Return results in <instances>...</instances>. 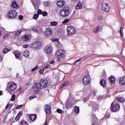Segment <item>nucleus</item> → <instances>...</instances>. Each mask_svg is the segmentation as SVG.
Segmentation results:
<instances>
[{"instance_id": "1a4fd4ad", "label": "nucleus", "mask_w": 125, "mask_h": 125, "mask_svg": "<svg viewBox=\"0 0 125 125\" xmlns=\"http://www.w3.org/2000/svg\"><path fill=\"white\" fill-rule=\"evenodd\" d=\"M67 31L68 35H71L76 34V29L72 26L67 27Z\"/></svg>"}, {"instance_id": "a211bd4d", "label": "nucleus", "mask_w": 125, "mask_h": 125, "mask_svg": "<svg viewBox=\"0 0 125 125\" xmlns=\"http://www.w3.org/2000/svg\"><path fill=\"white\" fill-rule=\"evenodd\" d=\"M119 83L121 85H125V77H122L120 79Z\"/></svg>"}, {"instance_id": "0e129e2a", "label": "nucleus", "mask_w": 125, "mask_h": 125, "mask_svg": "<svg viewBox=\"0 0 125 125\" xmlns=\"http://www.w3.org/2000/svg\"><path fill=\"white\" fill-rule=\"evenodd\" d=\"M0 61H2V58H1V56H0Z\"/></svg>"}, {"instance_id": "4be33fe9", "label": "nucleus", "mask_w": 125, "mask_h": 125, "mask_svg": "<svg viewBox=\"0 0 125 125\" xmlns=\"http://www.w3.org/2000/svg\"><path fill=\"white\" fill-rule=\"evenodd\" d=\"M14 54L16 57V58L18 59L20 56H21V54L19 51H15L14 52Z\"/></svg>"}, {"instance_id": "39448f33", "label": "nucleus", "mask_w": 125, "mask_h": 125, "mask_svg": "<svg viewBox=\"0 0 125 125\" xmlns=\"http://www.w3.org/2000/svg\"><path fill=\"white\" fill-rule=\"evenodd\" d=\"M41 46H42V43L40 42H34L32 44L30 45L31 48H33V49H40L41 48Z\"/></svg>"}, {"instance_id": "cd10ccee", "label": "nucleus", "mask_w": 125, "mask_h": 125, "mask_svg": "<svg viewBox=\"0 0 125 125\" xmlns=\"http://www.w3.org/2000/svg\"><path fill=\"white\" fill-rule=\"evenodd\" d=\"M21 111H20L16 116V117L15 118V121H18V119L20 118V117H21Z\"/></svg>"}, {"instance_id": "f8f14e48", "label": "nucleus", "mask_w": 125, "mask_h": 125, "mask_svg": "<svg viewBox=\"0 0 125 125\" xmlns=\"http://www.w3.org/2000/svg\"><path fill=\"white\" fill-rule=\"evenodd\" d=\"M39 83L41 84L42 87H46L48 83H47V80L44 78L41 80L40 83Z\"/></svg>"}, {"instance_id": "0eeeda50", "label": "nucleus", "mask_w": 125, "mask_h": 125, "mask_svg": "<svg viewBox=\"0 0 125 125\" xmlns=\"http://www.w3.org/2000/svg\"><path fill=\"white\" fill-rule=\"evenodd\" d=\"M17 16V12L14 10H10L8 13V17L10 19H14Z\"/></svg>"}, {"instance_id": "9b49d317", "label": "nucleus", "mask_w": 125, "mask_h": 125, "mask_svg": "<svg viewBox=\"0 0 125 125\" xmlns=\"http://www.w3.org/2000/svg\"><path fill=\"white\" fill-rule=\"evenodd\" d=\"M53 48L51 45H46L44 47V52L45 53H51L52 52Z\"/></svg>"}, {"instance_id": "412c9836", "label": "nucleus", "mask_w": 125, "mask_h": 125, "mask_svg": "<svg viewBox=\"0 0 125 125\" xmlns=\"http://www.w3.org/2000/svg\"><path fill=\"white\" fill-rule=\"evenodd\" d=\"M101 30H102V27L98 26L96 28H95L94 32L95 33H98V32H99V31H101Z\"/></svg>"}, {"instance_id": "052dcab7", "label": "nucleus", "mask_w": 125, "mask_h": 125, "mask_svg": "<svg viewBox=\"0 0 125 125\" xmlns=\"http://www.w3.org/2000/svg\"><path fill=\"white\" fill-rule=\"evenodd\" d=\"M31 83V82H28L26 83V85H29Z\"/></svg>"}, {"instance_id": "8fccbe9b", "label": "nucleus", "mask_w": 125, "mask_h": 125, "mask_svg": "<svg viewBox=\"0 0 125 125\" xmlns=\"http://www.w3.org/2000/svg\"><path fill=\"white\" fill-rule=\"evenodd\" d=\"M80 61H82V59H79L78 60H77V61H76L74 62V65H76L77 63H78V62H80Z\"/></svg>"}, {"instance_id": "4468645a", "label": "nucleus", "mask_w": 125, "mask_h": 125, "mask_svg": "<svg viewBox=\"0 0 125 125\" xmlns=\"http://www.w3.org/2000/svg\"><path fill=\"white\" fill-rule=\"evenodd\" d=\"M44 35L46 37H50L52 35V31L50 28H47L45 30Z\"/></svg>"}, {"instance_id": "79ce46f5", "label": "nucleus", "mask_w": 125, "mask_h": 125, "mask_svg": "<svg viewBox=\"0 0 125 125\" xmlns=\"http://www.w3.org/2000/svg\"><path fill=\"white\" fill-rule=\"evenodd\" d=\"M42 15L44 17H45V16H47V13L46 12H43L42 13Z\"/></svg>"}, {"instance_id": "423d86ee", "label": "nucleus", "mask_w": 125, "mask_h": 125, "mask_svg": "<svg viewBox=\"0 0 125 125\" xmlns=\"http://www.w3.org/2000/svg\"><path fill=\"white\" fill-rule=\"evenodd\" d=\"M120 104H114V103H112L110 106V109L112 112H118L120 110Z\"/></svg>"}, {"instance_id": "774afa93", "label": "nucleus", "mask_w": 125, "mask_h": 125, "mask_svg": "<svg viewBox=\"0 0 125 125\" xmlns=\"http://www.w3.org/2000/svg\"><path fill=\"white\" fill-rule=\"evenodd\" d=\"M44 125H47V122H45Z\"/></svg>"}, {"instance_id": "c9c22d12", "label": "nucleus", "mask_w": 125, "mask_h": 125, "mask_svg": "<svg viewBox=\"0 0 125 125\" xmlns=\"http://www.w3.org/2000/svg\"><path fill=\"white\" fill-rule=\"evenodd\" d=\"M33 19H35V20H37L38 18H39V15L36 14H35L33 17Z\"/></svg>"}, {"instance_id": "f257e3e1", "label": "nucleus", "mask_w": 125, "mask_h": 125, "mask_svg": "<svg viewBox=\"0 0 125 125\" xmlns=\"http://www.w3.org/2000/svg\"><path fill=\"white\" fill-rule=\"evenodd\" d=\"M65 51L63 50H59L57 51L56 53V56L57 57V61L59 63H61V62H64L66 60V58L65 57Z\"/></svg>"}, {"instance_id": "dca6fc26", "label": "nucleus", "mask_w": 125, "mask_h": 125, "mask_svg": "<svg viewBox=\"0 0 125 125\" xmlns=\"http://www.w3.org/2000/svg\"><path fill=\"white\" fill-rule=\"evenodd\" d=\"M29 118L31 122H35L37 120V114H31L29 115Z\"/></svg>"}, {"instance_id": "bb28decb", "label": "nucleus", "mask_w": 125, "mask_h": 125, "mask_svg": "<svg viewBox=\"0 0 125 125\" xmlns=\"http://www.w3.org/2000/svg\"><path fill=\"white\" fill-rule=\"evenodd\" d=\"M69 83H70V81H68L66 82L65 83H62V85L61 86V88H63V87H64V86H66V85H68V84H69Z\"/></svg>"}, {"instance_id": "69168bd1", "label": "nucleus", "mask_w": 125, "mask_h": 125, "mask_svg": "<svg viewBox=\"0 0 125 125\" xmlns=\"http://www.w3.org/2000/svg\"><path fill=\"white\" fill-rule=\"evenodd\" d=\"M12 106H13L12 104L9 105V107H10V109H11V107H12Z\"/></svg>"}, {"instance_id": "4c0bfd02", "label": "nucleus", "mask_w": 125, "mask_h": 125, "mask_svg": "<svg viewBox=\"0 0 125 125\" xmlns=\"http://www.w3.org/2000/svg\"><path fill=\"white\" fill-rule=\"evenodd\" d=\"M43 69L44 70L45 69H50V65L47 64L46 65H45L44 67H43Z\"/></svg>"}, {"instance_id": "a878e982", "label": "nucleus", "mask_w": 125, "mask_h": 125, "mask_svg": "<svg viewBox=\"0 0 125 125\" xmlns=\"http://www.w3.org/2000/svg\"><path fill=\"white\" fill-rule=\"evenodd\" d=\"M72 106H73V103L71 102H68L66 105V107L67 109L71 108Z\"/></svg>"}, {"instance_id": "3c124183", "label": "nucleus", "mask_w": 125, "mask_h": 125, "mask_svg": "<svg viewBox=\"0 0 125 125\" xmlns=\"http://www.w3.org/2000/svg\"><path fill=\"white\" fill-rule=\"evenodd\" d=\"M9 37V35L6 34L4 36H3V39H6L7 38H8Z\"/></svg>"}, {"instance_id": "bf43d9fd", "label": "nucleus", "mask_w": 125, "mask_h": 125, "mask_svg": "<svg viewBox=\"0 0 125 125\" xmlns=\"http://www.w3.org/2000/svg\"><path fill=\"white\" fill-rule=\"evenodd\" d=\"M55 12H58V8H56L55 9H54Z\"/></svg>"}, {"instance_id": "37998d69", "label": "nucleus", "mask_w": 125, "mask_h": 125, "mask_svg": "<svg viewBox=\"0 0 125 125\" xmlns=\"http://www.w3.org/2000/svg\"><path fill=\"white\" fill-rule=\"evenodd\" d=\"M38 14H42V11L41 9H38L37 11Z\"/></svg>"}, {"instance_id": "393cba45", "label": "nucleus", "mask_w": 125, "mask_h": 125, "mask_svg": "<svg viewBox=\"0 0 125 125\" xmlns=\"http://www.w3.org/2000/svg\"><path fill=\"white\" fill-rule=\"evenodd\" d=\"M109 81L110 83H115L116 79H115V77L111 76L109 78Z\"/></svg>"}, {"instance_id": "680f3d73", "label": "nucleus", "mask_w": 125, "mask_h": 125, "mask_svg": "<svg viewBox=\"0 0 125 125\" xmlns=\"http://www.w3.org/2000/svg\"><path fill=\"white\" fill-rule=\"evenodd\" d=\"M55 61H52L50 62V64H54L55 63Z\"/></svg>"}, {"instance_id": "6e6552de", "label": "nucleus", "mask_w": 125, "mask_h": 125, "mask_svg": "<svg viewBox=\"0 0 125 125\" xmlns=\"http://www.w3.org/2000/svg\"><path fill=\"white\" fill-rule=\"evenodd\" d=\"M83 82L84 85H87L90 82V76L88 75L85 76L83 78Z\"/></svg>"}, {"instance_id": "58836bf2", "label": "nucleus", "mask_w": 125, "mask_h": 125, "mask_svg": "<svg viewBox=\"0 0 125 125\" xmlns=\"http://www.w3.org/2000/svg\"><path fill=\"white\" fill-rule=\"evenodd\" d=\"M69 22V19H66L64 20V21H62V24H67Z\"/></svg>"}, {"instance_id": "2eb2a0df", "label": "nucleus", "mask_w": 125, "mask_h": 125, "mask_svg": "<svg viewBox=\"0 0 125 125\" xmlns=\"http://www.w3.org/2000/svg\"><path fill=\"white\" fill-rule=\"evenodd\" d=\"M45 112L46 114L50 115V113L51 112V106L48 104L46 105Z\"/></svg>"}, {"instance_id": "338daca9", "label": "nucleus", "mask_w": 125, "mask_h": 125, "mask_svg": "<svg viewBox=\"0 0 125 125\" xmlns=\"http://www.w3.org/2000/svg\"><path fill=\"white\" fill-rule=\"evenodd\" d=\"M19 77V74H17V78H18Z\"/></svg>"}, {"instance_id": "c756f323", "label": "nucleus", "mask_w": 125, "mask_h": 125, "mask_svg": "<svg viewBox=\"0 0 125 125\" xmlns=\"http://www.w3.org/2000/svg\"><path fill=\"white\" fill-rule=\"evenodd\" d=\"M74 111L75 113H80V107L78 106H75L74 108Z\"/></svg>"}, {"instance_id": "c85d7f7f", "label": "nucleus", "mask_w": 125, "mask_h": 125, "mask_svg": "<svg viewBox=\"0 0 125 125\" xmlns=\"http://www.w3.org/2000/svg\"><path fill=\"white\" fill-rule=\"evenodd\" d=\"M117 101H118L119 102H124L125 101V99L123 97L121 98H117Z\"/></svg>"}, {"instance_id": "aec40b11", "label": "nucleus", "mask_w": 125, "mask_h": 125, "mask_svg": "<svg viewBox=\"0 0 125 125\" xmlns=\"http://www.w3.org/2000/svg\"><path fill=\"white\" fill-rule=\"evenodd\" d=\"M100 84L103 86V87H105L106 85H107V83H106V80H103L100 81Z\"/></svg>"}, {"instance_id": "a18cd8bd", "label": "nucleus", "mask_w": 125, "mask_h": 125, "mask_svg": "<svg viewBox=\"0 0 125 125\" xmlns=\"http://www.w3.org/2000/svg\"><path fill=\"white\" fill-rule=\"evenodd\" d=\"M103 98V97L102 96H101L97 98V100H98L99 101H100L101 100H102Z\"/></svg>"}, {"instance_id": "473e14b6", "label": "nucleus", "mask_w": 125, "mask_h": 125, "mask_svg": "<svg viewBox=\"0 0 125 125\" xmlns=\"http://www.w3.org/2000/svg\"><path fill=\"white\" fill-rule=\"evenodd\" d=\"M22 33V30H19L15 33V37H18Z\"/></svg>"}, {"instance_id": "6e6d98bb", "label": "nucleus", "mask_w": 125, "mask_h": 125, "mask_svg": "<svg viewBox=\"0 0 125 125\" xmlns=\"http://www.w3.org/2000/svg\"><path fill=\"white\" fill-rule=\"evenodd\" d=\"M98 19H99V20H102V19H103V17L102 16H99Z\"/></svg>"}, {"instance_id": "f03ea898", "label": "nucleus", "mask_w": 125, "mask_h": 125, "mask_svg": "<svg viewBox=\"0 0 125 125\" xmlns=\"http://www.w3.org/2000/svg\"><path fill=\"white\" fill-rule=\"evenodd\" d=\"M70 14V8L68 6H65L60 12V15L62 17H67Z\"/></svg>"}, {"instance_id": "13d9d810", "label": "nucleus", "mask_w": 125, "mask_h": 125, "mask_svg": "<svg viewBox=\"0 0 125 125\" xmlns=\"http://www.w3.org/2000/svg\"><path fill=\"white\" fill-rule=\"evenodd\" d=\"M34 98H35V97H34L33 96H31L29 97V99H30L31 100H32V99H34Z\"/></svg>"}, {"instance_id": "09e8293b", "label": "nucleus", "mask_w": 125, "mask_h": 125, "mask_svg": "<svg viewBox=\"0 0 125 125\" xmlns=\"http://www.w3.org/2000/svg\"><path fill=\"white\" fill-rule=\"evenodd\" d=\"M44 4L45 6H48V5H49V2H44Z\"/></svg>"}, {"instance_id": "a19ab883", "label": "nucleus", "mask_w": 125, "mask_h": 125, "mask_svg": "<svg viewBox=\"0 0 125 125\" xmlns=\"http://www.w3.org/2000/svg\"><path fill=\"white\" fill-rule=\"evenodd\" d=\"M33 32H35V33H39V31H38V28L36 27H34Z\"/></svg>"}, {"instance_id": "603ef678", "label": "nucleus", "mask_w": 125, "mask_h": 125, "mask_svg": "<svg viewBox=\"0 0 125 125\" xmlns=\"http://www.w3.org/2000/svg\"><path fill=\"white\" fill-rule=\"evenodd\" d=\"M20 20H23V16L22 15H20L19 17Z\"/></svg>"}, {"instance_id": "7c9ffc66", "label": "nucleus", "mask_w": 125, "mask_h": 125, "mask_svg": "<svg viewBox=\"0 0 125 125\" xmlns=\"http://www.w3.org/2000/svg\"><path fill=\"white\" fill-rule=\"evenodd\" d=\"M33 5L35 8L36 10L39 9V4L38 3H35V2H33Z\"/></svg>"}, {"instance_id": "e433bc0d", "label": "nucleus", "mask_w": 125, "mask_h": 125, "mask_svg": "<svg viewBox=\"0 0 125 125\" xmlns=\"http://www.w3.org/2000/svg\"><path fill=\"white\" fill-rule=\"evenodd\" d=\"M8 51H9V49L5 48L3 50V53H7V52H8Z\"/></svg>"}, {"instance_id": "72a5a7b5", "label": "nucleus", "mask_w": 125, "mask_h": 125, "mask_svg": "<svg viewBox=\"0 0 125 125\" xmlns=\"http://www.w3.org/2000/svg\"><path fill=\"white\" fill-rule=\"evenodd\" d=\"M20 125H29L28 124V123L25 122V121H21V123H20Z\"/></svg>"}, {"instance_id": "e2e57ef3", "label": "nucleus", "mask_w": 125, "mask_h": 125, "mask_svg": "<svg viewBox=\"0 0 125 125\" xmlns=\"http://www.w3.org/2000/svg\"><path fill=\"white\" fill-rule=\"evenodd\" d=\"M3 94V93L2 92V91H0V95H2Z\"/></svg>"}, {"instance_id": "de8ad7c7", "label": "nucleus", "mask_w": 125, "mask_h": 125, "mask_svg": "<svg viewBox=\"0 0 125 125\" xmlns=\"http://www.w3.org/2000/svg\"><path fill=\"white\" fill-rule=\"evenodd\" d=\"M23 106V105H18L16 108V110H18V109H21V107Z\"/></svg>"}, {"instance_id": "49530a36", "label": "nucleus", "mask_w": 125, "mask_h": 125, "mask_svg": "<svg viewBox=\"0 0 125 125\" xmlns=\"http://www.w3.org/2000/svg\"><path fill=\"white\" fill-rule=\"evenodd\" d=\"M39 68V66H36L34 68L31 70V72H34L35 70H37Z\"/></svg>"}, {"instance_id": "2f4dec72", "label": "nucleus", "mask_w": 125, "mask_h": 125, "mask_svg": "<svg viewBox=\"0 0 125 125\" xmlns=\"http://www.w3.org/2000/svg\"><path fill=\"white\" fill-rule=\"evenodd\" d=\"M58 24V22L57 21H52L50 23L51 26H56Z\"/></svg>"}, {"instance_id": "f3484780", "label": "nucleus", "mask_w": 125, "mask_h": 125, "mask_svg": "<svg viewBox=\"0 0 125 125\" xmlns=\"http://www.w3.org/2000/svg\"><path fill=\"white\" fill-rule=\"evenodd\" d=\"M31 39V36L29 35H26L22 38V40L23 42H28Z\"/></svg>"}, {"instance_id": "4d7b16f0", "label": "nucleus", "mask_w": 125, "mask_h": 125, "mask_svg": "<svg viewBox=\"0 0 125 125\" xmlns=\"http://www.w3.org/2000/svg\"><path fill=\"white\" fill-rule=\"evenodd\" d=\"M8 107H9V103H8L6 105V106L5 107V109H7V108H8Z\"/></svg>"}, {"instance_id": "6ab92c4d", "label": "nucleus", "mask_w": 125, "mask_h": 125, "mask_svg": "<svg viewBox=\"0 0 125 125\" xmlns=\"http://www.w3.org/2000/svg\"><path fill=\"white\" fill-rule=\"evenodd\" d=\"M12 7H13V8H16V9L18 8V7H19V6L17 4V3H16V1H13L12 2Z\"/></svg>"}, {"instance_id": "5fc2aeb1", "label": "nucleus", "mask_w": 125, "mask_h": 125, "mask_svg": "<svg viewBox=\"0 0 125 125\" xmlns=\"http://www.w3.org/2000/svg\"><path fill=\"white\" fill-rule=\"evenodd\" d=\"M120 30L119 31V33H120L121 37H123V34L122 33V27H120Z\"/></svg>"}, {"instance_id": "ea45409f", "label": "nucleus", "mask_w": 125, "mask_h": 125, "mask_svg": "<svg viewBox=\"0 0 125 125\" xmlns=\"http://www.w3.org/2000/svg\"><path fill=\"white\" fill-rule=\"evenodd\" d=\"M43 72H44V69H43V68L42 69H41L39 70V73L41 75H42V74H43Z\"/></svg>"}, {"instance_id": "c03bdc74", "label": "nucleus", "mask_w": 125, "mask_h": 125, "mask_svg": "<svg viewBox=\"0 0 125 125\" xmlns=\"http://www.w3.org/2000/svg\"><path fill=\"white\" fill-rule=\"evenodd\" d=\"M57 113H59V114H62V111L61 109H57Z\"/></svg>"}, {"instance_id": "5701e85b", "label": "nucleus", "mask_w": 125, "mask_h": 125, "mask_svg": "<svg viewBox=\"0 0 125 125\" xmlns=\"http://www.w3.org/2000/svg\"><path fill=\"white\" fill-rule=\"evenodd\" d=\"M23 55L24 57H28L29 55H30V53H29V51L28 50H25L23 52Z\"/></svg>"}, {"instance_id": "f704fd0d", "label": "nucleus", "mask_w": 125, "mask_h": 125, "mask_svg": "<svg viewBox=\"0 0 125 125\" xmlns=\"http://www.w3.org/2000/svg\"><path fill=\"white\" fill-rule=\"evenodd\" d=\"M16 97V95L15 94H13L11 97V101H14L15 100Z\"/></svg>"}, {"instance_id": "9d476101", "label": "nucleus", "mask_w": 125, "mask_h": 125, "mask_svg": "<svg viewBox=\"0 0 125 125\" xmlns=\"http://www.w3.org/2000/svg\"><path fill=\"white\" fill-rule=\"evenodd\" d=\"M102 8L104 11H105V12H109L110 11V5L106 3H103Z\"/></svg>"}, {"instance_id": "7ed1b4c3", "label": "nucleus", "mask_w": 125, "mask_h": 125, "mask_svg": "<svg viewBox=\"0 0 125 125\" xmlns=\"http://www.w3.org/2000/svg\"><path fill=\"white\" fill-rule=\"evenodd\" d=\"M17 89V85L13 82H9L8 83V85L7 87V90L9 91H14V90H16Z\"/></svg>"}, {"instance_id": "b1692460", "label": "nucleus", "mask_w": 125, "mask_h": 125, "mask_svg": "<svg viewBox=\"0 0 125 125\" xmlns=\"http://www.w3.org/2000/svg\"><path fill=\"white\" fill-rule=\"evenodd\" d=\"M76 9H82L83 8V5L81 2H79L76 6Z\"/></svg>"}, {"instance_id": "20e7f679", "label": "nucleus", "mask_w": 125, "mask_h": 125, "mask_svg": "<svg viewBox=\"0 0 125 125\" xmlns=\"http://www.w3.org/2000/svg\"><path fill=\"white\" fill-rule=\"evenodd\" d=\"M34 94H39V91L42 89V86L40 83H35L33 86Z\"/></svg>"}, {"instance_id": "864d4df0", "label": "nucleus", "mask_w": 125, "mask_h": 125, "mask_svg": "<svg viewBox=\"0 0 125 125\" xmlns=\"http://www.w3.org/2000/svg\"><path fill=\"white\" fill-rule=\"evenodd\" d=\"M27 47H29V45L28 44L23 45V48H27Z\"/></svg>"}, {"instance_id": "ddd939ff", "label": "nucleus", "mask_w": 125, "mask_h": 125, "mask_svg": "<svg viewBox=\"0 0 125 125\" xmlns=\"http://www.w3.org/2000/svg\"><path fill=\"white\" fill-rule=\"evenodd\" d=\"M57 5L58 7H62V6H64V5H66V1L65 0H59L57 2Z\"/></svg>"}]
</instances>
